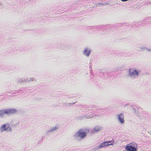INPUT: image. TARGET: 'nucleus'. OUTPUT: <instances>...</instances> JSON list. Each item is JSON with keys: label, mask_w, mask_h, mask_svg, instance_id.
<instances>
[{"label": "nucleus", "mask_w": 151, "mask_h": 151, "mask_svg": "<svg viewBox=\"0 0 151 151\" xmlns=\"http://www.w3.org/2000/svg\"><path fill=\"white\" fill-rule=\"evenodd\" d=\"M137 145L135 143L132 142L128 144L126 146V149L127 151H137Z\"/></svg>", "instance_id": "obj_1"}, {"label": "nucleus", "mask_w": 151, "mask_h": 151, "mask_svg": "<svg viewBox=\"0 0 151 151\" xmlns=\"http://www.w3.org/2000/svg\"><path fill=\"white\" fill-rule=\"evenodd\" d=\"M140 71L139 70H135L133 69L129 70V74L130 76H137Z\"/></svg>", "instance_id": "obj_2"}, {"label": "nucleus", "mask_w": 151, "mask_h": 151, "mask_svg": "<svg viewBox=\"0 0 151 151\" xmlns=\"http://www.w3.org/2000/svg\"><path fill=\"white\" fill-rule=\"evenodd\" d=\"M91 52V49L89 48L86 47L84 48V50L83 51V54L86 57H88L90 54Z\"/></svg>", "instance_id": "obj_3"}, {"label": "nucleus", "mask_w": 151, "mask_h": 151, "mask_svg": "<svg viewBox=\"0 0 151 151\" xmlns=\"http://www.w3.org/2000/svg\"><path fill=\"white\" fill-rule=\"evenodd\" d=\"M149 51L150 50L151 51V50H148Z\"/></svg>", "instance_id": "obj_4"}, {"label": "nucleus", "mask_w": 151, "mask_h": 151, "mask_svg": "<svg viewBox=\"0 0 151 151\" xmlns=\"http://www.w3.org/2000/svg\"><path fill=\"white\" fill-rule=\"evenodd\" d=\"M121 1H123V0H121Z\"/></svg>", "instance_id": "obj_5"}]
</instances>
